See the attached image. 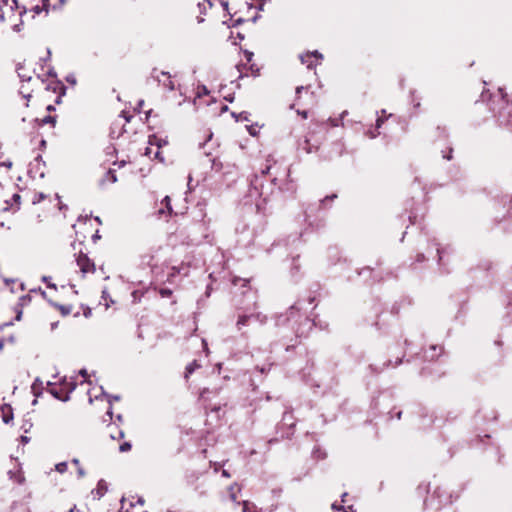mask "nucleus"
<instances>
[{"mask_svg":"<svg viewBox=\"0 0 512 512\" xmlns=\"http://www.w3.org/2000/svg\"><path fill=\"white\" fill-rule=\"evenodd\" d=\"M107 298H108V293L106 291H103L102 292V299L105 301L106 308H108L110 306L109 303L107 302Z\"/></svg>","mask_w":512,"mask_h":512,"instance_id":"nucleus-23","label":"nucleus"},{"mask_svg":"<svg viewBox=\"0 0 512 512\" xmlns=\"http://www.w3.org/2000/svg\"><path fill=\"white\" fill-rule=\"evenodd\" d=\"M67 468H68L67 462H60V463L56 464V466H55L56 471L59 473L66 472Z\"/></svg>","mask_w":512,"mask_h":512,"instance_id":"nucleus-14","label":"nucleus"},{"mask_svg":"<svg viewBox=\"0 0 512 512\" xmlns=\"http://www.w3.org/2000/svg\"><path fill=\"white\" fill-rule=\"evenodd\" d=\"M300 114L302 115L303 118H307L308 117L307 111H303Z\"/></svg>","mask_w":512,"mask_h":512,"instance_id":"nucleus-36","label":"nucleus"},{"mask_svg":"<svg viewBox=\"0 0 512 512\" xmlns=\"http://www.w3.org/2000/svg\"><path fill=\"white\" fill-rule=\"evenodd\" d=\"M51 393H52L55 397L59 398L58 392H56V391H54V390H51Z\"/></svg>","mask_w":512,"mask_h":512,"instance_id":"nucleus-42","label":"nucleus"},{"mask_svg":"<svg viewBox=\"0 0 512 512\" xmlns=\"http://www.w3.org/2000/svg\"><path fill=\"white\" fill-rule=\"evenodd\" d=\"M321 59L322 55L318 51L307 52L305 54L300 55L301 62L305 64L309 69H311L315 65L314 60Z\"/></svg>","mask_w":512,"mask_h":512,"instance_id":"nucleus-5","label":"nucleus"},{"mask_svg":"<svg viewBox=\"0 0 512 512\" xmlns=\"http://www.w3.org/2000/svg\"><path fill=\"white\" fill-rule=\"evenodd\" d=\"M52 121H53V119L51 117H46L44 119V122H52Z\"/></svg>","mask_w":512,"mask_h":512,"instance_id":"nucleus-40","label":"nucleus"},{"mask_svg":"<svg viewBox=\"0 0 512 512\" xmlns=\"http://www.w3.org/2000/svg\"><path fill=\"white\" fill-rule=\"evenodd\" d=\"M248 132L252 136H256L259 132L260 127L258 125H250L247 127Z\"/></svg>","mask_w":512,"mask_h":512,"instance_id":"nucleus-15","label":"nucleus"},{"mask_svg":"<svg viewBox=\"0 0 512 512\" xmlns=\"http://www.w3.org/2000/svg\"><path fill=\"white\" fill-rule=\"evenodd\" d=\"M11 417L4 416L3 420L5 423H8L10 421Z\"/></svg>","mask_w":512,"mask_h":512,"instance_id":"nucleus-38","label":"nucleus"},{"mask_svg":"<svg viewBox=\"0 0 512 512\" xmlns=\"http://www.w3.org/2000/svg\"><path fill=\"white\" fill-rule=\"evenodd\" d=\"M432 351H436V350H439L441 352V347H437V346H431L430 348Z\"/></svg>","mask_w":512,"mask_h":512,"instance_id":"nucleus-33","label":"nucleus"},{"mask_svg":"<svg viewBox=\"0 0 512 512\" xmlns=\"http://www.w3.org/2000/svg\"><path fill=\"white\" fill-rule=\"evenodd\" d=\"M88 394H89V401L92 402L93 401V395H92L91 391H89Z\"/></svg>","mask_w":512,"mask_h":512,"instance_id":"nucleus-41","label":"nucleus"},{"mask_svg":"<svg viewBox=\"0 0 512 512\" xmlns=\"http://www.w3.org/2000/svg\"><path fill=\"white\" fill-rule=\"evenodd\" d=\"M222 475H223L224 477H229V476H230V475H229V473H228L226 470H223V471H222Z\"/></svg>","mask_w":512,"mask_h":512,"instance_id":"nucleus-39","label":"nucleus"},{"mask_svg":"<svg viewBox=\"0 0 512 512\" xmlns=\"http://www.w3.org/2000/svg\"><path fill=\"white\" fill-rule=\"evenodd\" d=\"M16 7V0H0V21L5 22L11 21L12 18H19V22H21L22 12L16 13Z\"/></svg>","mask_w":512,"mask_h":512,"instance_id":"nucleus-1","label":"nucleus"},{"mask_svg":"<svg viewBox=\"0 0 512 512\" xmlns=\"http://www.w3.org/2000/svg\"><path fill=\"white\" fill-rule=\"evenodd\" d=\"M208 90L205 86L198 87L197 95L200 97L202 94H207Z\"/></svg>","mask_w":512,"mask_h":512,"instance_id":"nucleus-22","label":"nucleus"},{"mask_svg":"<svg viewBox=\"0 0 512 512\" xmlns=\"http://www.w3.org/2000/svg\"><path fill=\"white\" fill-rule=\"evenodd\" d=\"M13 29H14L15 31H20V24H19V25H18V24H14V25H13Z\"/></svg>","mask_w":512,"mask_h":512,"instance_id":"nucleus-34","label":"nucleus"},{"mask_svg":"<svg viewBox=\"0 0 512 512\" xmlns=\"http://www.w3.org/2000/svg\"><path fill=\"white\" fill-rule=\"evenodd\" d=\"M271 168H272V166H271V165H267V166L265 167V169H263V170H262V174H266V173H268V172L271 170Z\"/></svg>","mask_w":512,"mask_h":512,"instance_id":"nucleus-27","label":"nucleus"},{"mask_svg":"<svg viewBox=\"0 0 512 512\" xmlns=\"http://www.w3.org/2000/svg\"><path fill=\"white\" fill-rule=\"evenodd\" d=\"M241 119L247 120V116H244V113L240 114Z\"/></svg>","mask_w":512,"mask_h":512,"instance_id":"nucleus-45","label":"nucleus"},{"mask_svg":"<svg viewBox=\"0 0 512 512\" xmlns=\"http://www.w3.org/2000/svg\"><path fill=\"white\" fill-rule=\"evenodd\" d=\"M130 506L134 509L135 508V504L134 503H130Z\"/></svg>","mask_w":512,"mask_h":512,"instance_id":"nucleus-52","label":"nucleus"},{"mask_svg":"<svg viewBox=\"0 0 512 512\" xmlns=\"http://www.w3.org/2000/svg\"><path fill=\"white\" fill-rule=\"evenodd\" d=\"M107 414L111 417V415H112L111 408L107 411Z\"/></svg>","mask_w":512,"mask_h":512,"instance_id":"nucleus-48","label":"nucleus"},{"mask_svg":"<svg viewBox=\"0 0 512 512\" xmlns=\"http://www.w3.org/2000/svg\"><path fill=\"white\" fill-rule=\"evenodd\" d=\"M31 97L30 94H24V98H26L27 100Z\"/></svg>","mask_w":512,"mask_h":512,"instance_id":"nucleus-46","label":"nucleus"},{"mask_svg":"<svg viewBox=\"0 0 512 512\" xmlns=\"http://www.w3.org/2000/svg\"><path fill=\"white\" fill-rule=\"evenodd\" d=\"M216 164H215V160L212 161V167H214Z\"/></svg>","mask_w":512,"mask_h":512,"instance_id":"nucleus-56","label":"nucleus"},{"mask_svg":"<svg viewBox=\"0 0 512 512\" xmlns=\"http://www.w3.org/2000/svg\"><path fill=\"white\" fill-rule=\"evenodd\" d=\"M72 463H73L74 465L78 466V467L80 466L79 459H77V458L72 459Z\"/></svg>","mask_w":512,"mask_h":512,"instance_id":"nucleus-29","label":"nucleus"},{"mask_svg":"<svg viewBox=\"0 0 512 512\" xmlns=\"http://www.w3.org/2000/svg\"><path fill=\"white\" fill-rule=\"evenodd\" d=\"M250 315H242V316H239L238 320H237V323H236V326L237 328L240 330L242 329V327L246 326L248 321L250 320Z\"/></svg>","mask_w":512,"mask_h":512,"instance_id":"nucleus-9","label":"nucleus"},{"mask_svg":"<svg viewBox=\"0 0 512 512\" xmlns=\"http://www.w3.org/2000/svg\"><path fill=\"white\" fill-rule=\"evenodd\" d=\"M67 81L72 83V84L76 83V80L74 78H70V77L67 78Z\"/></svg>","mask_w":512,"mask_h":512,"instance_id":"nucleus-35","label":"nucleus"},{"mask_svg":"<svg viewBox=\"0 0 512 512\" xmlns=\"http://www.w3.org/2000/svg\"><path fill=\"white\" fill-rule=\"evenodd\" d=\"M245 54V58L248 62H250L252 60V57H253V53L252 52H249V51H245L244 52Z\"/></svg>","mask_w":512,"mask_h":512,"instance_id":"nucleus-24","label":"nucleus"},{"mask_svg":"<svg viewBox=\"0 0 512 512\" xmlns=\"http://www.w3.org/2000/svg\"><path fill=\"white\" fill-rule=\"evenodd\" d=\"M500 123H501V124H504V125H508V124H509V121L500 120Z\"/></svg>","mask_w":512,"mask_h":512,"instance_id":"nucleus-44","label":"nucleus"},{"mask_svg":"<svg viewBox=\"0 0 512 512\" xmlns=\"http://www.w3.org/2000/svg\"><path fill=\"white\" fill-rule=\"evenodd\" d=\"M29 439L26 436H21V442L22 443H28Z\"/></svg>","mask_w":512,"mask_h":512,"instance_id":"nucleus-31","label":"nucleus"},{"mask_svg":"<svg viewBox=\"0 0 512 512\" xmlns=\"http://www.w3.org/2000/svg\"><path fill=\"white\" fill-rule=\"evenodd\" d=\"M105 181H108L110 183H115L117 181V177H116V174L114 171L112 170H109L107 173H106V176H105Z\"/></svg>","mask_w":512,"mask_h":512,"instance_id":"nucleus-12","label":"nucleus"},{"mask_svg":"<svg viewBox=\"0 0 512 512\" xmlns=\"http://www.w3.org/2000/svg\"><path fill=\"white\" fill-rule=\"evenodd\" d=\"M199 367L200 365L197 363V361H193L192 363L188 364L186 367L185 378H188L189 375L192 374Z\"/></svg>","mask_w":512,"mask_h":512,"instance_id":"nucleus-10","label":"nucleus"},{"mask_svg":"<svg viewBox=\"0 0 512 512\" xmlns=\"http://www.w3.org/2000/svg\"><path fill=\"white\" fill-rule=\"evenodd\" d=\"M131 449V444L129 442H124L120 445L119 450L120 452H127Z\"/></svg>","mask_w":512,"mask_h":512,"instance_id":"nucleus-20","label":"nucleus"},{"mask_svg":"<svg viewBox=\"0 0 512 512\" xmlns=\"http://www.w3.org/2000/svg\"><path fill=\"white\" fill-rule=\"evenodd\" d=\"M51 0H41L42 2V5H35L32 10L34 11L35 14H40L41 12L45 11L46 13L49 12L50 10V7H51V3H50ZM59 4V6L63 5L64 3V0H56Z\"/></svg>","mask_w":512,"mask_h":512,"instance_id":"nucleus-6","label":"nucleus"},{"mask_svg":"<svg viewBox=\"0 0 512 512\" xmlns=\"http://www.w3.org/2000/svg\"><path fill=\"white\" fill-rule=\"evenodd\" d=\"M277 180H278V178H277V177H274V178H273V182H274V183H276V181H277Z\"/></svg>","mask_w":512,"mask_h":512,"instance_id":"nucleus-54","label":"nucleus"},{"mask_svg":"<svg viewBox=\"0 0 512 512\" xmlns=\"http://www.w3.org/2000/svg\"><path fill=\"white\" fill-rule=\"evenodd\" d=\"M148 143H149L150 146H156L157 147V150L154 153V157L159 159L161 162H163L164 159L160 156L159 149L161 148L162 145H165L167 142L165 140H162V139L158 138L157 136L153 135V136L149 137ZM151 154H152V148L151 147H147L146 151H145V155H151Z\"/></svg>","mask_w":512,"mask_h":512,"instance_id":"nucleus-3","label":"nucleus"},{"mask_svg":"<svg viewBox=\"0 0 512 512\" xmlns=\"http://www.w3.org/2000/svg\"><path fill=\"white\" fill-rule=\"evenodd\" d=\"M255 205H256L257 209H260L261 204L259 202H256Z\"/></svg>","mask_w":512,"mask_h":512,"instance_id":"nucleus-47","label":"nucleus"},{"mask_svg":"<svg viewBox=\"0 0 512 512\" xmlns=\"http://www.w3.org/2000/svg\"><path fill=\"white\" fill-rule=\"evenodd\" d=\"M381 116H378L377 117V120H376V129L375 130H370L367 132V135L370 137V138H375L379 135V132L377 131L378 128L381 127V125L383 124L384 122V116L386 114V110H381Z\"/></svg>","mask_w":512,"mask_h":512,"instance_id":"nucleus-7","label":"nucleus"},{"mask_svg":"<svg viewBox=\"0 0 512 512\" xmlns=\"http://www.w3.org/2000/svg\"><path fill=\"white\" fill-rule=\"evenodd\" d=\"M285 176H287V177L289 176V171L288 170L285 171Z\"/></svg>","mask_w":512,"mask_h":512,"instance_id":"nucleus-53","label":"nucleus"},{"mask_svg":"<svg viewBox=\"0 0 512 512\" xmlns=\"http://www.w3.org/2000/svg\"><path fill=\"white\" fill-rule=\"evenodd\" d=\"M12 167V161L5 160L0 162V168H5L6 170H10Z\"/></svg>","mask_w":512,"mask_h":512,"instance_id":"nucleus-18","label":"nucleus"},{"mask_svg":"<svg viewBox=\"0 0 512 512\" xmlns=\"http://www.w3.org/2000/svg\"><path fill=\"white\" fill-rule=\"evenodd\" d=\"M152 77L166 90L172 91L175 88L174 81L168 72L158 71L156 69L152 72Z\"/></svg>","mask_w":512,"mask_h":512,"instance_id":"nucleus-2","label":"nucleus"},{"mask_svg":"<svg viewBox=\"0 0 512 512\" xmlns=\"http://www.w3.org/2000/svg\"><path fill=\"white\" fill-rule=\"evenodd\" d=\"M499 92H501V94H502V98L504 99V98H505V95L503 94V90H502V89H499Z\"/></svg>","mask_w":512,"mask_h":512,"instance_id":"nucleus-49","label":"nucleus"},{"mask_svg":"<svg viewBox=\"0 0 512 512\" xmlns=\"http://www.w3.org/2000/svg\"><path fill=\"white\" fill-rule=\"evenodd\" d=\"M438 255H439V261H441L443 256H442V252L439 249H438Z\"/></svg>","mask_w":512,"mask_h":512,"instance_id":"nucleus-43","label":"nucleus"},{"mask_svg":"<svg viewBox=\"0 0 512 512\" xmlns=\"http://www.w3.org/2000/svg\"><path fill=\"white\" fill-rule=\"evenodd\" d=\"M241 488L238 486V484L234 483L229 487V497L230 500L233 502H236L238 493H240Z\"/></svg>","mask_w":512,"mask_h":512,"instance_id":"nucleus-8","label":"nucleus"},{"mask_svg":"<svg viewBox=\"0 0 512 512\" xmlns=\"http://www.w3.org/2000/svg\"><path fill=\"white\" fill-rule=\"evenodd\" d=\"M172 294V291L170 289H161L160 290V295L162 297H169L170 295Z\"/></svg>","mask_w":512,"mask_h":512,"instance_id":"nucleus-21","label":"nucleus"},{"mask_svg":"<svg viewBox=\"0 0 512 512\" xmlns=\"http://www.w3.org/2000/svg\"><path fill=\"white\" fill-rule=\"evenodd\" d=\"M250 318H254L256 319L257 321L261 322V323H264L266 321V317L263 316L262 314L260 313H257V314H251L250 315Z\"/></svg>","mask_w":512,"mask_h":512,"instance_id":"nucleus-17","label":"nucleus"},{"mask_svg":"<svg viewBox=\"0 0 512 512\" xmlns=\"http://www.w3.org/2000/svg\"><path fill=\"white\" fill-rule=\"evenodd\" d=\"M258 189L256 187H253L252 189H250L249 191V196L252 197V196H255V195H258Z\"/></svg>","mask_w":512,"mask_h":512,"instance_id":"nucleus-25","label":"nucleus"},{"mask_svg":"<svg viewBox=\"0 0 512 512\" xmlns=\"http://www.w3.org/2000/svg\"><path fill=\"white\" fill-rule=\"evenodd\" d=\"M76 263H77L78 267L80 268V270H81V272L83 274H86L88 272H92L94 270V264L84 254H80L77 257Z\"/></svg>","mask_w":512,"mask_h":512,"instance_id":"nucleus-4","label":"nucleus"},{"mask_svg":"<svg viewBox=\"0 0 512 512\" xmlns=\"http://www.w3.org/2000/svg\"><path fill=\"white\" fill-rule=\"evenodd\" d=\"M12 198H13V200H14L15 202L19 203L20 195H18V194H14Z\"/></svg>","mask_w":512,"mask_h":512,"instance_id":"nucleus-28","label":"nucleus"},{"mask_svg":"<svg viewBox=\"0 0 512 512\" xmlns=\"http://www.w3.org/2000/svg\"><path fill=\"white\" fill-rule=\"evenodd\" d=\"M84 378L87 376V371L85 369L80 370L79 372Z\"/></svg>","mask_w":512,"mask_h":512,"instance_id":"nucleus-32","label":"nucleus"},{"mask_svg":"<svg viewBox=\"0 0 512 512\" xmlns=\"http://www.w3.org/2000/svg\"><path fill=\"white\" fill-rule=\"evenodd\" d=\"M137 504H139L140 506H142L144 504V499L142 497H138L137 499Z\"/></svg>","mask_w":512,"mask_h":512,"instance_id":"nucleus-30","label":"nucleus"},{"mask_svg":"<svg viewBox=\"0 0 512 512\" xmlns=\"http://www.w3.org/2000/svg\"><path fill=\"white\" fill-rule=\"evenodd\" d=\"M84 475H85L84 469L81 466H79L78 467V476L83 477Z\"/></svg>","mask_w":512,"mask_h":512,"instance_id":"nucleus-26","label":"nucleus"},{"mask_svg":"<svg viewBox=\"0 0 512 512\" xmlns=\"http://www.w3.org/2000/svg\"><path fill=\"white\" fill-rule=\"evenodd\" d=\"M163 203L165 204V207L167 208L168 212L171 213L172 212V207H171V200H170V197L169 196H166L164 199H163Z\"/></svg>","mask_w":512,"mask_h":512,"instance_id":"nucleus-19","label":"nucleus"},{"mask_svg":"<svg viewBox=\"0 0 512 512\" xmlns=\"http://www.w3.org/2000/svg\"><path fill=\"white\" fill-rule=\"evenodd\" d=\"M233 284H234L235 286L240 285L241 287H245V286L248 284V280H246V279H241V278H235V279L233 280Z\"/></svg>","mask_w":512,"mask_h":512,"instance_id":"nucleus-16","label":"nucleus"},{"mask_svg":"<svg viewBox=\"0 0 512 512\" xmlns=\"http://www.w3.org/2000/svg\"><path fill=\"white\" fill-rule=\"evenodd\" d=\"M123 509H124V506L122 505V507H121V509L119 510V512H124V511H123Z\"/></svg>","mask_w":512,"mask_h":512,"instance_id":"nucleus-55","label":"nucleus"},{"mask_svg":"<svg viewBox=\"0 0 512 512\" xmlns=\"http://www.w3.org/2000/svg\"><path fill=\"white\" fill-rule=\"evenodd\" d=\"M254 508V505L251 504L248 501H243L242 503V512H258L256 510H252Z\"/></svg>","mask_w":512,"mask_h":512,"instance_id":"nucleus-13","label":"nucleus"},{"mask_svg":"<svg viewBox=\"0 0 512 512\" xmlns=\"http://www.w3.org/2000/svg\"><path fill=\"white\" fill-rule=\"evenodd\" d=\"M332 508H333L334 510H342V507H338L336 504H333V505H332Z\"/></svg>","mask_w":512,"mask_h":512,"instance_id":"nucleus-37","label":"nucleus"},{"mask_svg":"<svg viewBox=\"0 0 512 512\" xmlns=\"http://www.w3.org/2000/svg\"><path fill=\"white\" fill-rule=\"evenodd\" d=\"M2 347H3V341H2V339H0V350L2 349Z\"/></svg>","mask_w":512,"mask_h":512,"instance_id":"nucleus-50","label":"nucleus"},{"mask_svg":"<svg viewBox=\"0 0 512 512\" xmlns=\"http://www.w3.org/2000/svg\"><path fill=\"white\" fill-rule=\"evenodd\" d=\"M302 89H303V87H298L297 88V93L301 92Z\"/></svg>","mask_w":512,"mask_h":512,"instance_id":"nucleus-51","label":"nucleus"},{"mask_svg":"<svg viewBox=\"0 0 512 512\" xmlns=\"http://www.w3.org/2000/svg\"><path fill=\"white\" fill-rule=\"evenodd\" d=\"M346 114H347V111H344V112L341 114L340 119H337V118H331V117H330V118L327 120V122H328L332 127H337V126H339V125H341V124H342V123H341V121H342L343 117H344Z\"/></svg>","mask_w":512,"mask_h":512,"instance_id":"nucleus-11","label":"nucleus"}]
</instances>
